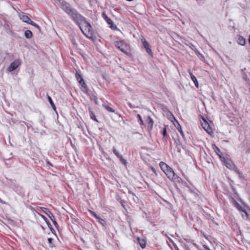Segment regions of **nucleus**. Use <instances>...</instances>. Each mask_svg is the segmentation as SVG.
<instances>
[{"label": "nucleus", "mask_w": 250, "mask_h": 250, "mask_svg": "<svg viewBox=\"0 0 250 250\" xmlns=\"http://www.w3.org/2000/svg\"><path fill=\"white\" fill-rule=\"evenodd\" d=\"M103 106L105 108V109H106L108 112H114V110L111 107H109V106L108 105H103Z\"/></svg>", "instance_id": "obj_29"}, {"label": "nucleus", "mask_w": 250, "mask_h": 250, "mask_svg": "<svg viewBox=\"0 0 250 250\" xmlns=\"http://www.w3.org/2000/svg\"><path fill=\"white\" fill-rule=\"evenodd\" d=\"M137 117H138L139 120L140 121V124L142 125H145L140 115L138 114Z\"/></svg>", "instance_id": "obj_31"}, {"label": "nucleus", "mask_w": 250, "mask_h": 250, "mask_svg": "<svg viewBox=\"0 0 250 250\" xmlns=\"http://www.w3.org/2000/svg\"><path fill=\"white\" fill-rule=\"evenodd\" d=\"M141 40L142 42L143 46L146 49L147 53L152 56L153 53L151 49L150 48V44L149 42L145 39L143 36L142 37Z\"/></svg>", "instance_id": "obj_4"}, {"label": "nucleus", "mask_w": 250, "mask_h": 250, "mask_svg": "<svg viewBox=\"0 0 250 250\" xmlns=\"http://www.w3.org/2000/svg\"><path fill=\"white\" fill-rule=\"evenodd\" d=\"M75 76L77 80L79 83H81L84 81L82 75L78 71H76Z\"/></svg>", "instance_id": "obj_17"}, {"label": "nucleus", "mask_w": 250, "mask_h": 250, "mask_svg": "<svg viewBox=\"0 0 250 250\" xmlns=\"http://www.w3.org/2000/svg\"><path fill=\"white\" fill-rule=\"evenodd\" d=\"M97 219L98 220L100 223H101L103 225H104V224H105V221L104 219H102L100 217H99Z\"/></svg>", "instance_id": "obj_30"}, {"label": "nucleus", "mask_w": 250, "mask_h": 250, "mask_svg": "<svg viewBox=\"0 0 250 250\" xmlns=\"http://www.w3.org/2000/svg\"><path fill=\"white\" fill-rule=\"evenodd\" d=\"M41 208L49 217L51 221L54 220V216L48 209L43 207H42Z\"/></svg>", "instance_id": "obj_10"}, {"label": "nucleus", "mask_w": 250, "mask_h": 250, "mask_svg": "<svg viewBox=\"0 0 250 250\" xmlns=\"http://www.w3.org/2000/svg\"><path fill=\"white\" fill-rule=\"evenodd\" d=\"M246 69V68H244V69H242V71L243 72V73L244 72H245V71H245Z\"/></svg>", "instance_id": "obj_40"}, {"label": "nucleus", "mask_w": 250, "mask_h": 250, "mask_svg": "<svg viewBox=\"0 0 250 250\" xmlns=\"http://www.w3.org/2000/svg\"><path fill=\"white\" fill-rule=\"evenodd\" d=\"M162 134L164 136V137L166 136L167 135V129L166 128H163Z\"/></svg>", "instance_id": "obj_34"}, {"label": "nucleus", "mask_w": 250, "mask_h": 250, "mask_svg": "<svg viewBox=\"0 0 250 250\" xmlns=\"http://www.w3.org/2000/svg\"><path fill=\"white\" fill-rule=\"evenodd\" d=\"M47 99H48V100L50 103V104H51L52 107L55 110L56 109V107H55V104H54L53 102V101L52 100V99L51 98L47 95Z\"/></svg>", "instance_id": "obj_26"}, {"label": "nucleus", "mask_w": 250, "mask_h": 250, "mask_svg": "<svg viewBox=\"0 0 250 250\" xmlns=\"http://www.w3.org/2000/svg\"><path fill=\"white\" fill-rule=\"evenodd\" d=\"M138 242L142 249H144L146 246V241L145 239L140 238L139 237L137 239Z\"/></svg>", "instance_id": "obj_15"}, {"label": "nucleus", "mask_w": 250, "mask_h": 250, "mask_svg": "<svg viewBox=\"0 0 250 250\" xmlns=\"http://www.w3.org/2000/svg\"><path fill=\"white\" fill-rule=\"evenodd\" d=\"M176 122H177V126H176V125H175L176 126L177 129L179 131L180 134L182 135V136H184V132L182 130V127H181L180 125L178 123V122L177 121H176Z\"/></svg>", "instance_id": "obj_25"}, {"label": "nucleus", "mask_w": 250, "mask_h": 250, "mask_svg": "<svg viewBox=\"0 0 250 250\" xmlns=\"http://www.w3.org/2000/svg\"><path fill=\"white\" fill-rule=\"evenodd\" d=\"M174 248L175 249V250H180L176 245L174 246Z\"/></svg>", "instance_id": "obj_39"}, {"label": "nucleus", "mask_w": 250, "mask_h": 250, "mask_svg": "<svg viewBox=\"0 0 250 250\" xmlns=\"http://www.w3.org/2000/svg\"><path fill=\"white\" fill-rule=\"evenodd\" d=\"M52 221L53 223V224H54L55 226L56 227H57V226H58V224H57V223L56 222V221L55 220V218H54V220L53 221Z\"/></svg>", "instance_id": "obj_37"}, {"label": "nucleus", "mask_w": 250, "mask_h": 250, "mask_svg": "<svg viewBox=\"0 0 250 250\" xmlns=\"http://www.w3.org/2000/svg\"><path fill=\"white\" fill-rule=\"evenodd\" d=\"M41 216L42 218L45 221V223L47 224L48 227L51 229H53L51 226V224L49 223V221L48 220L47 218L44 216V215H41Z\"/></svg>", "instance_id": "obj_22"}, {"label": "nucleus", "mask_w": 250, "mask_h": 250, "mask_svg": "<svg viewBox=\"0 0 250 250\" xmlns=\"http://www.w3.org/2000/svg\"><path fill=\"white\" fill-rule=\"evenodd\" d=\"M85 23H82V24L79 25L83 33L88 38H92L93 35V31L91 24L84 20Z\"/></svg>", "instance_id": "obj_1"}, {"label": "nucleus", "mask_w": 250, "mask_h": 250, "mask_svg": "<svg viewBox=\"0 0 250 250\" xmlns=\"http://www.w3.org/2000/svg\"><path fill=\"white\" fill-rule=\"evenodd\" d=\"M189 73L190 74L191 80L193 81L195 86L198 88V83L196 78L192 73V72H191V71L190 70H189Z\"/></svg>", "instance_id": "obj_16"}, {"label": "nucleus", "mask_w": 250, "mask_h": 250, "mask_svg": "<svg viewBox=\"0 0 250 250\" xmlns=\"http://www.w3.org/2000/svg\"><path fill=\"white\" fill-rule=\"evenodd\" d=\"M61 8L64 10L68 15H69L71 12L75 9L74 8H72L70 5L66 2H62L61 4Z\"/></svg>", "instance_id": "obj_6"}, {"label": "nucleus", "mask_w": 250, "mask_h": 250, "mask_svg": "<svg viewBox=\"0 0 250 250\" xmlns=\"http://www.w3.org/2000/svg\"><path fill=\"white\" fill-rule=\"evenodd\" d=\"M28 23L37 28L40 31L41 30L40 27L38 24H37L36 23H35L34 21H31V20H30V21H29V22H28Z\"/></svg>", "instance_id": "obj_27"}, {"label": "nucleus", "mask_w": 250, "mask_h": 250, "mask_svg": "<svg viewBox=\"0 0 250 250\" xmlns=\"http://www.w3.org/2000/svg\"><path fill=\"white\" fill-rule=\"evenodd\" d=\"M237 42L240 45H245L246 44V40L243 37L239 36L238 38Z\"/></svg>", "instance_id": "obj_18"}, {"label": "nucleus", "mask_w": 250, "mask_h": 250, "mask_svg": "<svg viewBox=\"0 0 250 250\" xmlns=\"http://www.w3.org/2000/svg\"><path fill=\"white\" fill-rule=\"evenodd\" d=\"M242 78L246 82H247L248 83H249V85L250 86V80L245 72H244L243 73Z\"/></svg>", "instance_id": "obj_23"}, {"label": "nucleus", "mask_w": 250, "mask_h": 250, "mask_svg": "<svg viewBox=\"0 0 250 250\" xmlns=\"http://www.w3.org/2000/svg\"><path fill=\"white\" fill-rule=\"evenodd\" d=\"M113 151L115 155L120 159L121 162L125 165V160L123 158L122 156L120 154L119 152L115 148H113Z\"/></svg>", "instance_id": "obj_12"}, {"label": "nucleus", "mask_w": 250, "mask_h": 250, "mask_svg": "<svg viewBox=\"0 0 250 250\" xmlns=\"http://www.w3.org/2000/svg\"><path fill=\"white\" fill-rule=\"evenodd\" d=\"M21 63V62L19 59L15 60L12 62L10 66L7 68V71L9 72H11L15 70Z\"/></svg>", "instance_id": "obj_5"}, {"label": "nucleus", "mask_w": 250, "mask_h": 250, "mask_svg": "<svg viewBox=\"0 0 250 250\" xmlns=\"http://www.w3.org/2000/svg\"><path fill=\"white\" fill-rule=\"evenodd\" d=\"M233 166H234V171L238 174H239V175L240 176H241V175L242 174L241 172L239 170V169L238 168V167H236L235 166H234V164H232Z\"/></svg>", "instance_id": "obj_28"}, {"label": "nucleus", "mask_w": 250, "mask_h": 250, "mask_svg": "<svg viewBox=\"0 0 250 250\" xmlns=\"http://www.w3.org/2000/svg\"><path fill=\"white\" fill-rule=\"evenodd\" d=\"M159 166L168 179L170 180H173L175 179V174L174 171L167 165L163 162H161L159 164Z\"/></svg>", "instance_id": "obj_2"}, {"label": "nucleus", "mask_w": 250, "mask_h": 250, "mask_svg": "<svg viewBox=\"0 0 250 250\" xmlns=\"http://www.w3.org/2000/svg\"><path fill=\"white\" fill-rule=\"evenodd\" d=\"M195 52H196V53L197 54L198 53V54H199V52H198V51H196Z\"/></svg>", "instance_id": "obj_42"}, {"label": "nucleus", "mask_w": 250, "mask_h": 250, "mask_svg": "<svg viewBox=\"0 0 250 250\" xmlns=\"http://www.w3.org/2000/svg\"><path fill=\"white\" fill-rule=\"evenodd\" d=\"M89 112H90V118L94 121H95L97 122H98V121L97 119L96 118V117L95 114L93 113V112L92 111H91V110H90Z\"/></svg>", "instance_id": "obj_24"}, {"label": "nucleus", "mask_w": 250, "mask_h": 250, "mask_svg": "<svg viewBox=\"0 0 250 250\" xmlns=\"http://www.w3.org/2000/svg\"><path fill=\"white\" fill-rule=\"evenodd\" d=\"M202 126L208 134L212 133V130L211 128L210 127L209 125L206 121H205L204 124H202Z\"/></svg>", "instance_id": "obj_11"}, {"label": "nucleus", "mask_w": 250, "mask_h": 250, "mask_svg": "<svg viewBox=\"0 0 250 250\" xmlns=\"http://www.w3.org/2000/svg\"><path fill=\"white\" fill-rule=\"evenodd\" d=\"M69 16L78 25L82 24V23H85L84 20L85 18L81 15L76 9H74Z\"/></svg>", "instance_id": "obj_3"}, {"label": "nucleus", "mask_w": 250, "mask_h": 250, "mask_svg": "<svg viewBox=\"0 0 250 250\" xmlns=\"http://www.w3.org/2000/svg\"><path fill=\"white\" fill-rule=\"evenodd\" d=\"M121 204H122V206H123L124 208H125L124 204V203H123L122 202H121Z\"/></svg>", "instance_id": "obj_41"}, {"label": "nucleus", "mask_w": 250, "mask_h": 250, "mask_svg": "<svg viewBox=\"0 0 250 250\" xmlns=\"http://www.w3.org/2000/svg\"><path fill=\"white\" fill-rule=\"evenodd\" d=\"M103 16L105 20L106 21L108 24L110 25V27L112 30H115L116 29H117V26L114 24L113 21L111 19H110L107 16H106L104 14H103Z\"/></svg>", "instance_id": "obj_8"}, {"label": "nucleus", "mask_w": 250, "mask_h": 250, "mask_svg": "<svg viewBox=\"0 0 250 250\" xmlns=\"http://www.w3.org/2000/svg\"><path fill=\"white\" fill-rule=\"evenodd\" d=\"M212 147L218 156H220V155L222 154L220 149L215 145H212Z\"/></svg>", "instance_id": "obj_21"}, {"label": "nucleus", "mask_w": 250, "mask_h": 250, "mask_svg": "<svg viewBox=\"0 0 250 250\" xmlns=\"http://www.w3.org/2000/svg\"><path fill=\"white\" fill-rule=\"evenodd\" d=\"M81 84V90L85 93H88V87L84 81L79 83Z\"/></svg>", "instance_id": "obj_14"}, {"label": "nucleus", "mask_w": 250, "mask_h": 250, "mask_svg": "<svg viewBox=\"0 0 250 250\" xmlns=\"http://www.w3.org/2000/svg\"><path fill=\"white\" fill-rule=\"evenodd\" d=\"M144 125H146L147 129L150 131L153 128V121L150 116H147L145 120V124Z\"/></svg>", "instance_id": "obj_7"}, {"label": "nucleus", "mask_w": 250, "mask_h": 250, "mask_svg": "<svg viewBox=\"0 0 250 250\" xmlns=\"http://www.w3.org/2000/svg\"><path fill=\"white\" fill-rule=\"evenodd\" d=\"M116 46L123 52H125V45L122 41H119L115 42Z\"/></svg>", "instance_id": "obj_9"}, {"label": "nucleus", "mask_w": 250, "mask_h": 250, "mask_svg": "<svg viewBox=\"0 0 250 250\" xmlns=\"http://www.w3.org/2000/svg\"><path fill=\"white\" fill-rule=\"evenodd\" d=\"M20 19L22 20L23 22L28 23L30 21V19L25 15H21L20 16Z\"/></svg>", "instance_id": "obj_19"}, {"label": "nucleus", "mask_w": 250, "mask_h": 250, "mask_svg": "<svg viewBox=\"0 0 250 250\" xmlns=\"http://www.w3.org/2000/svg\"><path fill=\"white\" fill-rule=\"evenodd\" d=\"M47 240H48V243H49L50 245H52V240H53L52 238H48V239H47Z\"/></svg>", "instance_id": "obj_35"}, {"label": "nucleus", "mask_w": 250, "mask_h": 250, "mask_svg": "<svg viewBox=\"0 0 250 250\" xmlns=\"http://www.w3.org/2000/svg\"><path fill=\"white\" fill-rule=\"evenodd\" d=\"M0 203L2 204H6V202H5L3 200H2L0 198Z\"/></svg>", "instance_id": "obj_38"}, {"label": "nucleus", "mask_w": 250, "mask_h": 250, "mask_svg": "<svg viewBox=\"0 0 250 250\" xmlns=\"http://www.w3.org/2000/svg\"><path fill=\"white\" fill-rule=\"evenodd\" d=\"M203 247L205 248V250H211L207 245H203Z\"/></svg>", "instance_id": "obj_36"}, {"label": "nucleus", "mask_w": 250, "mask_h": 250, "mask_svg": "<svg viewBox=\"0 0 250 250\" xmlns=\"http://www.w3.org/2000/svg\"><path fill=\"white\" fill-rule=\"evenodd\" d=\"M236 207L239 211L244 212L246 216L247 217V218H249V214L247 212L246 210L245 209L239 204L236 203Z\"/></svg>", "instance_id": "obj_13"}, {"label": "nucleus", "mask_w": 250, "mask_h": 250, "mask_svg": "<svg viewBox=\"0 0 250 250\" xmlns=\"http://www.w3.org/2000/svg\"><path fill=\"white\" fill-rule=\"evenodd\" d=\"M89 212H90V213H91V214L93 216H94L96 218L98 219V218L99 217V216H98L96 214V213L95 212H94V211H91V210H89Z\"/></svg>", "instance_id": "obj_33"}, {"label": "nucleus", "mask_w": 250, "mask_h": 250, "mask_svg": "<svg viewBox=\"0 0 250 250\" xmlns=\"http://www.w3.org/2000/svg\"><path fill=\"white\" fill-rule=\"evenodd\" d=\"M32 35V32L29 30H27L24 32V36L26 39H31Z\"/></svg>", "instance_id": "obj_20"}, {"label": "nucleus", "mask_w": 250, "mask_h": 250, "mask_svg": "<svg viewBox=\"0 0 250 250\" xmlns=\"http://www.w3.org/2000/svg\"><path fill=\"white\" fill-rule=\"evenodd\" d=\"M232 166H233V165H231V163H230V162H226V166L228 168H229V169L231 168V167H232Z\"/></svg>", "instance_id": "obj_32"}]
</instances>
